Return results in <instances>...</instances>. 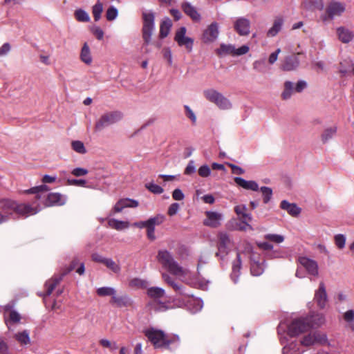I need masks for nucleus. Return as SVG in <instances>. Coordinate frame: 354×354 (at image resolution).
Returning a JSON list of instances; mask_svg holds the SVG:
<instances>
[{"label":"nucleus","instance_id":"b1692460","mask_svg":"<svg viewBox=\"0 0 354 354\" xmlns=\"http://www.w3.org/2000/svg\"><path fill=\"white\" fill-rule=\"evenodd\" d=\"M303 5L310 11L322 10L324 7V0H305Z\"/></svg>","mask_w":354,"mask_h":354},{"label":"nucleus","instance_id":"a211bd4d","mask_svg":"<svg viewBox=\"0 0 354 354\" xmlns=\"http://www.w3.org/2000/svg\"><path fill=\"white\" fill-rule=\"evenodd\" d=\"M138 206V202L131 198H123L119 200L115 205L113 209L115 212H120L126 207H136Z\"/></svg>","mask_w":354,"mask_h":354},{"label":"nucleus","instance_id":"dca6fc26","mask_svg":"<svg viewBox=\"0 0 354 354\" xmlns=\"http://www.w3.org/2000/svg\"><path fill=\"white\" fill-rule=\"evenodd\" d=\"M44 205L46 206L62 205L66 203V198L59 193H50L46 195Z\"/></svg>","mask_w":354,"mask_h":354},{"label":"nucleus","instance_id":"9d476101","mask_svg":"<svg viewBox=\"0 0 354 354\" xmlns=\"http://www.w3.org/2000/svg\"><path fill=\"white\" fill-rule=\"evenodd\" d=\"M301 343L304 346L325 344L327 343V337L326 334L316 331L305 336Z\"/></svg>","mask_w":354,"mask_h":354},{"label":"nucleus","instance_id":"393cba45","mask_svg":"<svg viewBox=\"0 0 354 354\" xmlns=\"http://www.w3.org/2000/svg\"><path fill=\"white\" fill-rule=\"evenodd\" d=\"M283 19L281 17H277L274 19L272 27L268 30V37L276 36L281 30L283 25Z\"/></svg>","mask_w":354,"mask_h":354},{"label":"nucleus","instance_id":"2eb2a0df","mask_svg":"<svg viewBox=\"0 0 354 354\" xmlns=\"http://www.w3.org/2000/svg\"><path fill=\"white\" fill-rule=\"evenodd\" d=\"M338 39L343 44H348L354 39V32L350 28L340 26L337 28Z\"/></svg>","mask_w":354,"mask_h":354},{"label":"nucleus","instance_id":"ddd939ff","mask_svg":"<svg viewBox=\"0 0 354 354\" xmlns=\"http://www.w3.org/2000/svg\"><path fill=\"white\" fill-rule=\"evenodd\" d=\"M205 216L206 218L203 221V225L212 228L219 227L223 220V215L217 212L207 211Z\"/></svg>","mask_w":354,"mask_h":354},{"label":"nucleus","instance_id":"774afa93","mask_svg":"<svg viewBox=\"0 0 354 354\" xmlns=\"http://www.w3.org/2000/svg\"><path fill=\"white\" fill-rule=\"evenodd\" d=\"M250 48L248 46L243 45L239 48H235L234 51V56H240L246 54L249 51Z\"/></svg>","mask_w":354,"mask_h":354},{"label":"nucleus","instance_id":"412c9836","mask_svg":"<svg viewBox=\"0 0 354 354\" xmlns=\"http://www.w3.org/2000/svg\"><path fill=\"white\" fill-rule=\"evenodd\" d=\"M234 180L237 185L245 189L252 191L259 190V185L254 180H246L241 177H235Z\"/></svg>","mask_w":354,"mask_h":354},{"label":"nucleus","instance_id":"13d9d810","mask_svg":"<svg viewBox=\"0 0 354 354\" xmlns=\"http://www.w3.org/2000/svg\"><path fill=\"white\" fill-rule=\"evenodd\" d=\"M335 243L339 249H343L346 245V236L341 234L335 235Z\"/></svg>","mask_w":354,"mask_h":354},{"label":"nucleus","instance_id":"39448f33","mask_svg":"<svg viewBox=\"0 0 354 354\" xmlns=\"http://www.w3.org/2000/svg\"><path fill=\"white\" fill-rule=\"evenodd\" d=\"M122 118V113L118 111L106 112L95 122V130L101 131L105 128L119 122Z\"/></svg>","mask_w":354,"mask_h":354},{"label":"nucleus","instance_id":"680f3d73","mask_svg":"<svg viewBox=\"0 0 354 354\" xmlns=\"http://www.w3.org/2000/svg\"><path fill=\"white\" fill-rule=\"evenodd\" d=\"M198 175L203 178H207L211 174V169L207 165H202L198 170Z\"/></svg>","mask_w":354,"mask_h":354},{"label":"nucleus","instance_id":"1a4fd4ad","mask_svg":"<svg viewBox=\"0 0 354 354\" xmlns=\"http://www.w3.org/2000/svg\"><path fill=\"white\" fill-rule=\"evenodd\" d=\"M218 35V24L216 22H213L205 29L201 39L205 44H210L217 39Z\"/></svg>","mask_w":354,"mask_h":354},{"label":"nucleus","instance_id":"338daca9","mask_svg":"<svg viewBox=\"0 0 354 354\" xmlns=\"http://www.w3.org/2000/svg\"><path fill=\"white\" fill-rule=\"evenodd\" d=\"M88 173V171L86 169L82 167L75 168L71 171V174L76 177L86 176Z\"/></svg>","mask_w":354,"mask_h":354},{"label":"nucleus","instance_id":"6e6d98bb","mask_svg":"<svg viewBox=\"0 0 354 354\" xmlns=\"http://www.w3.org/2000/svg\"><path fill=\"white\" fill-rule=\"evenodd\" d=\"M118 12L114 6L109 7L106 12V17L108 21H113L118 17Z\"/></svg>","mask_w":354,"mask_h":354},{"label":"nucleus","instance_id":"4468645a","mask_svg":"<svg viewBox=\"0 0 354 354\" xmlns=\"http://www.w3.org/2000/svg\"><path fill=\"white\" fill-rule=\"evenodd\" d=\"M299 263L305 268L308 274L313 276H317L319 274L318 272V265L317 263L306 257H300L298 259Z\"/></svg>","mask_w":354,"mask_h":354},{"label":"nucleus","instance_id":"49530a36","mask_svg":"<svg viewBox=\"0 0 354 354\" xmlns=\"http://www.w3.org/2000/svg\"><path fill=\"white\" fill-rule=\"evenodd\" d=\"M15 338L21 344H27L30 342L29 333L28 330L16 333Z\"/></svg>","mask_w":354,"mask_h":354},{"label":"nucleus","instance_id":"c756f323","mask_svg":"<svg viewBox=\"0 0 354 354\" xmlns=\"http://www.w3.org/2000/svg\"><path fill=\"white\" fill-rule=\"evenodd\" d=\"M294 92H295V88L293 82L290 81H286L284 82V88L281 93V97L284 100H289Z\"/></svg>","mask_w":354,"mask_h":354},{"label":"nucleus","instance_id":"f704fd0d","mask_svg":"<svg viewBox=\"0 0 354 354\" xmlns=\"http://www.w3.org/2000/svg\"><path fill=\"white\" fill-rule=\"evenodd\" d=\"M80 59L87 65H90L92 63V57L91 55L90 48L86 43L84 44L82 48Z\"/></svg>","mask_w":354,"mask_h":354},{"label":"nucleus","instance_id":"7ed1b4c3","mask_svg":"<svg viewBox=\"0 0 354 354\" xmlns=\"http://www.w3.org/2000/svg\"><path fill=\"white\" fill-rule=\"evenodd\" d=\"M157 260L164 268L174 275L185 277L189 274V270L180 266L175 261L173 255L166 250H160L158 252Z\"/></svg>","mask_w":354,"mask_h":354},{"label":"nucleus","instance_id":"603ef678","mask_svg":"<svg viewBox=\"0 0 354 354\" xmlns=\"http://www.w3.org/2000/svg\"><path fill=\"white\" fill-rule=\"evenodd\" d=\"M97 293L99 296H113L116 293V290L111 287H102L97 290Z\"/></svg>","mask_w":354,"mask_h":354},{"label":"nucleus","instance_id":"f3484780","mask_svg":"<svg viewBox=\"0 0 354 354\" xmlns=\"http://www.w3.org/2000/svg\"><path fill=\"white\" fill-rule=\"evenodd\" d=\"M314 299L319 308H324L326 306L328 297L326 288L323 282L319 283L318 290L315 291Z\"/></svg>","mask_w":354,"mask_h":354},{"label":"nucleus","instance_id":"c03bdc74","mask_svg":"<svg viewBox=\"0 0 354 354\" xmlns=\"http://www.w3.org/2000/svg\"><path fill=\"white\" fill-rule=\"evenodd\" d=\"M102 11L103 4L100 0H98L92 8V13L95 21H97L100 19Z\"/></svg>","mask_w":354,"mask_h":354},{"label":"nucleus","instance_id":"aec40b11","mask_svg":"<svg viewBox=\"0 0 354 354\" xmlns=\"http://www.w3.org/2000/svg\"><path fill=\"white\" fill-rule=\"evenodd\" d=\"M280 207L294 217L299 216L301 210L295 203H290L286 200L281 202Z\"/></svg>","mask_w":354,"mask_h":354},{"label":"nucleus","instance_id":"2f4dec72","mask_svg":"<svg viewBox=\"0 0 354 354\" xmlns=\"http://www.w3.org/2000/svg\"><path fill=\"white\" fill-rule=\"evenodd\" d=\"M171 26L172 22L169 18L166 17L162 20L160 26V38L163 39L169 35Z\"/></svg>","mask_w":354,"mask_h":354},{"label":"nucleus","instance_id":"6e6552de","mask_svg":"<svg viewBox=\"0 0 354 354\" xmlns=\"http://www.w3.org/2000/svg\"><path fill=\"white\" fill-rule=\"evenodd\" d=\"M231 240L226 232H221L218 233V252L216 257L223 259L230 250Z\"/></svg>","mask_w":354,"mask_h":354},{"label":"nucleus","instance_id":"79ce46f5","mask_svg":"<svg viewBox=\"0 0 354 354\" xmlns=\"http://www.w3.org/2000/svg\"><path fill=\"white\" fill-rule=\"evenodd\" d=\"M337 132V127L333 126L326 129L322 134V140L324 143L330 140Z\"/></svg>","mask_w":354,"mask_h":354},{"label":"nucleus","instance_id":"c85d7f7f","mask_svg":"<svg viewBox=\"0 0 354 354\" xmlns=\"http://www.w3.org/2000/svg\"><path fill=\"white\" fill-rule=\"evenodd\" d=\"M62 278V276L55 277L50 279V280L47 281L45 283L46 292L43 295V296H49L52 293L53 290L55 288L57 285L61 281Z\"/></svg>","mask_w":354,"mask_h":354},{"label":"nucleus","instance_id":"de8ad7c7","mask_svg":"<svg viewBox=\"0 0 354 354\" xmlns=\"http://www.w3.org/2000/svg\"><path fill=\"white\" fill-rule=\"evenodd\" d=\"M155 27H142V38L145 44H149L151 40V35L153 34Z\"/></svg>","mask_w":354,"mask_h":354},{"label":"nucleus","instance_id":"cd10ccee","mask_svg":"<svg viewBox=\"0 0 354 354\" xmlns=\"http://www.w3.org/2000/svg\"><path fill=\"white\" fill-rule=\"evenodd\" d=\"M234 50H235V46L234 45L221 44L220 45V47L216 50V53L219 57H225L227 55L234 56Z\"/></svg>","mask_w":354,"mask_h":354},{"label":"nucleus","instance_id":"37998d69","mask_svg":"<svg viewBox=\"0 0 354 354\" xmlns=\"http://www.w3.org/2000/svg\"><path fill=\"white\" fill-rule=\"evenodd\" d=\"M21 315H19V313H18L17 311L14 310H10V313H9V318L8 319L6 318V317H5V322L7 325V326L8 327V328L10 329V325L11 323H13V324H15V323H18L20 322L21 320Z\"/></svg>","mask_w":354,"mask_h":354},{"label":"nucleus","instance_id":"f03ea898","mask_svg":"<svg viewBox=\"0 0 354 354\" xmlns=\"http://www.w3.org/2000/svg\"><path fill=\"white\" fill-rule=\"evenodd\" d=\"M144 333L156 348L180 344V337L177 335H167L164 331L154 328L145 330Z\"/></svg>","mask_w":354,"mask_h":354},{"label":"nucleus","instance_id":"72a5a7b5","mask_svg":"<svg viewBox=\"0 0 354 354\" xmlns=\"http://www.w3.org/2000/svg\"><path fill=\"white\" fill-rule=\"evenodd\" d=\"M169 302H161L159 300H153L149 303L151 310L156 312H163L169 308Z\"/></svg>","mask_w":354,"mask_h":354},{"label":"nucleus","instance_id":"8fccbe9b","mask_svg":"<svg viewBox=\"0 0 354 354\" xmlns=\"http://www.w3.org/2000/svg\"><path fill=\"white\" fill-rule=\"evenodd\" d=\"M104 265L114 273H119L120 272V266L117 264L112 259L106 258Z\"/></svg>","mask_w":354,"mask_h":354},{"label":"nucleus","instance_id":"bb28decb","mask_svg":"<svg viewBox=\"0 0 354 354\" xmlns=\"http://www.w3.org/2000/svg\"><path fill=\"white\" fill-rule=\"evenodd\" d=\"M162 277L163 280L171 287H172L175 291L182 295H189L184 292L183 286L176 283L175 281L168 274L162 273Z\"/></svg>","mask_w":354,"mask_h":354},{"label":"nucleus","instance_id":"a878e982","mask_svg":"<svg viewBox=\"0 0 354 354\" xmlns=\"http://www.w3.org/2000/svg\"><path fill=\"white\" fill-rule=\"evenodd\" d=\"M241 268V260L239 252H237L236 260L233 263L232 271L231 273V279L234 283H236L240 275V270Z\"/></svg>","mask_w":354,"mask_h":354},{"label":"nucleus","instance_id":"473e14b6","mask_svg":"<svg viewBox=\"0 0 354 354\" xmlns=\"http://www.w3.org/2000/svg\"><path fill=\"white\" fill-rule=\"evenodd\" d=\"M108 225L110 227L116 230H122L129 227V223L127 221H119L115 218H111L108 221Z\"/></svg>","mask_w":354,"mask_h":354},{"label":"nucleus","instance_id":"0e129e2a","mask_svg":"<svg viewBox=\"0 0 354 354\" xmlns=\"http://www.w3.org/2000/svg\"><path fill=\"white\" fill-rule=\"evenodd\" d=\"M196 172V167H195V164H194V160H189L185 171H184V174L185 175H191V174H193Z\"/></svg>","mask_w":354,"mask_h":354},{"label":"nucleus","instance_id":"7c9ffc66","mask_svg":"<svg viewBox=\"0 0 354 354\" xmlns=\"http://www.w3.org/2000/svg\"><path fill=\"white\" fill-rule=\"evenodd\" d=\"M182 8L185 13L189 15L193 20L200 19V15L198 13L196 8L194 6H192L189 3H183L182 4Z\"/></svg>","mask_w":354,"mask_h":354},{"label":"nucleus","instance_id":"4be33fe9","mask_svg":"<svg viewBox=\"0 0 354 354\" xmlns=\"http://www.w3.org/2000/svg\"><path fill=\"white\" fill-rule=\"evenodd\" d=\"M265 261H259L256 260L254 257H251L250 272L253 276H260L264 271Z\"/></svg>","mask_w":354,"mask_h":354},{"label":"nucleus","instance_id":"f8f14e48","mask_svg":"<svg viewBox=\"0 0 354 354\" xmlns=\"http://www.w3.org/2000/svg\"><path fill=\"white\" fill-rule=\"evenodd\" d=\"M346 10V5L344 3L332 1H330L326 9L328 18L333 19L335 17H339L342 15Z\"/></svg>","mask_w":354,"mask_h":354},{"label":"nucleus","instance_id":"4c0bfd02","mask_svg":"<svg viewBox=\"0 0 354 354\" xmlns=\"http://www.w3.org/2000/svg\"><path fill=\"white\" fill-rule=\"evenodd\" d=\"M165 220V216L163 214H157L153 217H151L147 220V228L155 229L156 225L162 224Z\"/></svg>","mask_w":354,"mask_h":354},{"label":"nucleus","instance_id":"e2e57ef3","mask_svg":"<svg viewBox=\"0 0 354 354\" xmlns=\"http://www.w3.org/2000/svg\"><path fill=\"white\" fill-rule=\"evenodd\" d=\"M248 222V221L242 220V221L237 223L235 227L236 230L239 231L252 230V226Z\"/></svg>","mask_w":354,"mask_h":354},{"label":"nucleus","instance_id":"bf43d9fd","mask_svg":"<svg viewBox=\"0 0 354 354\" xmlns=\"http://www.w3.org/2000/svg\"><path fill=\"white\" fill-rule=\"evenodd\" d=\"M100 344L104 348H109L111 351L116 350L118 348V345L115 342H111L107 339H100Z\"/></svg>","mask_w":354,"mask_h":354},{"label":"nucleus","instance_id":"5701e85b","mask_svg":"<svg viewBox=\"0 0 354 354\" xmlns=\"http://www.w3.org/2000/svg\"><path fill=\"white\" fill-rule=\"evenodd\" d=\"M49 188L47 185H41L39 186L32 187L27 190H24V192L26 194H35L36 201H37L46 197V194H44V193L47 192Z\"/></svg>","mask_w":354,"mask_h":354},{"label":"nucleus","instance_id":"e433bc0d","mask_svg":"<svg viewBox=\"0 0 354 354\" xmlns=\"http://www.w3.org/2000/svg\"><path fill=\"white\" fill-rule=\"evenodd\" d=\"M234 212H236L237 216H239V218H241L242 220L248 221H252V217L250 214L247 213V208L245 205H236L234 207Z\"/></svg>","mask_w":354,"mask_h":354},{"label":"nucleus","instance_id":"58836bf2","mask_svg":"<svg viewBox=\"0 0 354 354\" xmlns=\"http://www.w3.org/2000/svg\"><path fill=\"white\" fill-rule=\"evenodd\" d=\"M165 220V216L163 214H157L153 217H151L147 220V228L155 229L156 225L162 224Z\"/></svg>","mask_w":354,"mask_h":354},{"label":"nucleus","instance_id":"ea45409f","mask_svg":"<svg viewBox=\"0 0 354 354\" xmlns=\"http://www.w3.org/2000/svg\"><path fill=\"white\" fill-rule=\"evenodd\" d=\"M142 27H155V16L153 12H144L142 13Z\"/></svg>","mask_w":354,"mask_h":354},{"label":"nucleus","instance_id":"09e8293b","mask_svg":"<svg viewBox=\"0 0 354 354\" xmlns=\"http://www.w3.org/2000/svg\"><path fill=\"white\" fill-rule=\"evenodd\" d=\"M75 17L78 21L88 22L90 21V17L88 14L85 10L82 9L75 10Z\"/></svg>","mask_w":354,"mask_h":354},{"label":"nucleus","instance_id":"20e7f679","mask_svg":"<svg viewBox=\"0 0 354 354\" xmlns=\"http://www.w3.org/2000/svg\"><path fill=\"white\" fill-rule=\"evenodd\" d=\"M203 95L207 100L216 104L220 109L229 110L232 108L230 100L215 89H206Z\"/></svg>","mask_w":354,"mask_h":354},{"label":"nucleus","instance_id":"4d7b16f0","mask_svg":"<svg viewBox=\"0 0 354 354\" xmlns=\"http://www.w3.org/2000/svg\"><path fill=\"white\" fill-rule=\"evenodd\" d=\"M145 187L151 192L156 194H160L164 192V189L160 186H159L156 184H154L153 183H149L146 184Z\"/></svg>","mask_w":354,"mask_h":354},{"label":"nucleus","instance_id":"6ab92c4d","mask_svg":"<svg viewBox=\"0 0 354 354\" xmlns=\"http://www.w3.org/2000/svg\"><path fill=\"white\" fill-rule=\"evenodd\" d=\"M299 65V60L297 57L292 55L286 57L281 64V68L286 71H290L296 69Z\"/></svg>","mask_w":354,"mask_h":354},{"label":"nucleus","instance_id":"423d86ee","mask_svg":"<svg viewBox=\"0 0 354 354\" xmlns=\"http://www.w3.org/2000/svg\"><path fill=\"white\" fill-rule=\"evenodd\" d=\"M311 328L310 320L308 317L294 319L288 326V333L291 337H295L308 331Z\"/></svg>","mask_w":354,"mask_h":354},{"label":"nucleus","instance_id":"3c124183","mask_svg":"<svg viewBox=\"0 0 354 354\" xmlns=\"http://www.w3.org/2000/svg\"><path fill=\"white\" fill-rule=\"evenodd\" d=\"M72 149L77 153L84 154L86 153V149L84 143L80 140H75L71 142Z\"/></svg>","mask_w":354,"mask_h":354},{"label":"nucleus","instance_id":"69168bd1","mask_svg":"<svg viewBox=\"0 0 354 354\" xmlns=\"http://www.w3.org/2000/svg\"><path fill=\"white\" fill-rule=\"evenodd\" d=\"M11 50V45L8 42L4 43L0 47V57L6 56Z\"/></svg>","mask_w":354,"mask_h":354},{"label":"nucleus","instance_id":"0eeeda50","mask_svg":"<svg viewBox=\"0 0 354 354\" xmlns=\"http://www.w3.org/2000/svg\"><path fill=\"white\" fill-rule=\"evenodd\" d=\"M186 28L180 27L175 34L174 40L179 46H184L188 52H191L193 48L194 39L187 37Z\"/></svg>","mask_w":354,"mask_h":354},{"label":"nucleus","instance_id":"9b49d317","mask_svg":"<svg viewBox=\"0 0 354 354\" xmlns=\"http://www.w3.org/2000/svg\"><path fill=\"white\" fill-rule=\"evenodd\" d=\"M234 29L240 36H248L250 32V21L248 19L241 17L234 21Z\"/></svg>","mask_w":354,"mask_h":354},{"label":"nucleus","instance_id":"a18cd8bd","mask_svg":"<svg viewBox=\"0 0 354 354\" xmlns=\"http://www.w3.org/2000/svg\"><path fill=\"white\" fill-rule=\"evenodd\" d=\"M310 323L311 328L318 327L324 323V317L321 314H317L310 317H307Z\"/></svg>","mask_w":354,"mask_h":354},{"label":"nucleus","instance_id":"5fc2aeb1","mask_svg":"<svg viewBox=\"0 0 354 354\" xmlns=\"http://www.w3.org/2000/svg\"><path fill=\"white\" fill-rule=\"evenodd\" d=\"M264 238L266 240H268L276 243H281L284 241L283 236L276 234H267L264 236Z\"/></svg>","mask_w":354,"mask_h":354},{"label":"nucleus","instance_id":"f257e3e1","mask_svg":"<svg viewBox=\"0 0 354 354\" xmlns=\"http://www.w3.org/2000/svg\"><path fill=\"white\" fill-rule=\"evenodd\" d=\"M40 210L41 207L36 204V202L30 205L19 203L7 198L0 199V224L9 221L14 213L20 216L28 217L37 214Z\"/></svg>","mask_w":354,"mask_h":354},{"label":"nucleus","instance_id":"864d4df0","mask_svg":"<svg viewBox=\"0 0 354 354\" xmlns=\"http://www.w3.org/2000/svg\"><path fill=\"white\" fill-rule=\"evenodd\" d=\"M260 190L262 193L263 203L265 204L268 203L272 196V189L268 187L263 186L260 188Z\"/></svg>","mask_w":354,"mask_h":354},{"label":"nucleus","instance_id":"a19ab883","mask_svg":"<svg viewBox=\"0 0 354 354\" xmlns=\"http://www.w3.org/2000/svg\"><path fill=\"white\" fill-rule=\"evenodd\" d=\"M147 294L153 300H159V299L165 295V290L161 288L151 287L148 289Z\"/></svg>","mask_w":354,"mask_h":354},{"label":"nucleus","instance_id":"c9c22d12","mask_svg":"<svg viewBox=\"0 0 354 354\" xmlns=\"http://www.w3.org/2000/svg\"><path fill=\"white\" fill-rule=\"evenodd\" d=\"M111 303L115 304L118 307H126L130 305L131 301L128 297L124 296H118L116 293L114 294L113 297L111 298Z\"/></svg>","mask_w":354,"mask_h":354},{"label":"nucleus","instance_id":"052dcab7","mask_svg":"<svg viewBox=\"0 0 354 354\" xmlns=\"http://www.w3.org/2000/svg\"><path fill=\"white\" fill-rule=\"evenodd\" d=\"M268 255L270 258H285L287 256V253L280 249H272V250L268 253Z\"/></svg>","mask_w":354,"mask_h":354}]
</instances>
